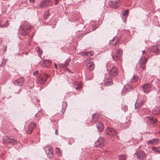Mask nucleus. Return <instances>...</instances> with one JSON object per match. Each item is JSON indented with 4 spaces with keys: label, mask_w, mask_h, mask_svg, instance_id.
Returning <instances> with one entry per match:
<instances>
[{
    "label": "nucleus",
    "mask_w": 160,
    "mask_h": 160,
    "mask_svg": "<svg viewBox=\"0 0 160 160\" xmlns=\"http://www.w3.org/2000/svg\"><path fill=\"white\" fill-rule=\"evenodd\" d=\"M3 142L5 144H10L14 145L16 144V140L12 137L7 136H4L3 138Z\"/></svg>",
    "instance_id": "1"
},
{
    "label": "nucleus",
    "mask_w": 160,
    "mask_h": 160,
    "mask_svg": "<svg viewBox=\"0 0 160 160\" xmlns=\"http://www.w3.org/2000/svg\"><path fill=\"white\" fill-rule=\"evenodd\" d=\"M32 28V26L30 25H22L19 27V30L20 32L23 35H25L29 32Z\"/></svg>",
    "instance_id": "2"
},
{
    "label": "nucleus",
    "mask_w": 160,
    "mask_h": 160,
    "mask_svg": "<svg viewBox=\"0 0 160 160\" xmlns=\"http://www.w3.org/2000/svg\"><path fill=\"white\" fill-rule=\"evenodd\" d=\"M113 52L115 53L112 55L113 60L115 61L120 60L121 56L122 55V51L121 49L117 50H114Z\"/></svg>",
    "instance_id": "3"
},
{
    "label": "nucleus",
    "mask_w": 160,
    "mask_h": 160,
    "mask_svg": "<svg viewBox=\"0 0 160 160\" xmlns=\"http://www.w3.org/2000/svg\"><path fill=\"white\" fill-rule=\"evenodd\" d=\"M46 153L48 157L51 158L53 156L52 147L50 146H47L45 148Z\"/></svg>",
    "instance_id": "4"
},
{
    "label": "nucleus",
    "mask_w": 160,
    "mask_h": 160,
    "mask_svg": "<svg viewBox=\"0 0 160 160\" xmlns=\"http://www.w3.org/2000/svg\"><path fill=\"white\" fill-rule=\"evenodd\" d=\"M147 101V98L145 97L142 100H140V99L137 100L135 104V109H137L139 108H140L143 105L144 103Z\"/></svg>",
    "instance_id": "5"
},
{
    "label": "nucleus",
    "mask_w": 160,
    "mask_h": 160,
    "mask_svg": "<svg viewBox=\"0 0 160 160\" xmlns=\"http://www.w3.org/2000/svg\"><path fill=\"white\" fill-rule=\"evenodd\" d=\"M105 144V140L102 137L98 138L97 140L95 142L94 146L95 147H101Z\"/></svg>",
    "instance_id": "6"
},
{
    "label": "nucleus",
    "mask_w": 160,
    "mask_h": 160,
    "mask_svg": "<svg viewBox=\"0 0 160 160\" xmlns=\"http://www.w3.org/2000/svg\"><path fill=\"white\" fill-rule=\"evenodd\" d=\"M36 126V124L33 122H31L25 129V131L27 134H30L32 132L33 129Z\"/></svg>",
    "instance_id": "7"
},
{
    "label": "nucleus",
    "mask_w": 160,
    "mask_h": 160,
    "mask_svg": "<svg viewBox=\"0 0 160 160\" xmlns=\"http://www.w3.org/2000/svg\"><path fill=\"white\" fill-rule=\"evenodd\" d=\"M137 155V158L139 160L143 159L146 157V153L143 151L140 150L138 151L137 152L135 153Z\"/></svg>",
    "instance_id": "8"
},
{
    "label": "nucleus",
    "mask_w": 160,
    "mask_h": 160,
    "mask_svg": "<svg viewBox=\"0 0 160 160\" xmlns=\"http://www.w3.org/2000/svg\"><path fill=\"white\" fill-rule=\"evenodd\" d=\"M106 132L107 134L111 137L115 136L117 134L116 131L112 128H108L106 129Z\"/></svg>",
    "instance_id": "9"
},
{
    "label": "nucleus",
    "mask_w": 160,
    "mask_h": 160,
    "mask_svg": "<svg viewBox=\"0 0 160 160\" xmlns=\"http://www.w3.org/2000/svg\"><path fill=\"white\" fill-rule=\"evenodd\" d=\"M147 62V58L144 57H142L140 59V67L143 70H145L146 69V67L145 65Z\"/></svg>",
    "instance_id": "10"
},
{
    "label": "nucleus",
    "mask_w": 160,
    "mask_h": 160,
    "mask_svg": "<svg viewBox=\"0 0 160 160\" xmlns=\"http://www.w3.org/2000/svg\"><path fill=\"white\" fill-rule=\"evenodd\" d=\"M48 77V75L47 74L41 75L38 78V83L41 84L44 83L46 82Z\"/></svg>",
    "instance_id": "11"
},
{
    "label": "nucleus",
    "mask_w": 160,
    "mask_h": 160,
    "mask_svg": "<svg viewBox=\"0 0 160 160\" xmlns=\"http://www.w3.org/2000/svg\"><path fill=\"white\" fill-rule=\"evenodd\" d=\"M151 51L155 54L160 52V45L157 44L154 45L151 47Z\"/></svg>",
    "instance_id": "12"
},
{
    "label": "nucleus",
    "mask_w": 160,
    "mask_h": 160,
    "mask_svg": "<svg viewBox=\"0 0 160 160\" xmlns=\"http://www.w3.org/2000/svg\"><path fill=\"white\" fill-rule=\"evenodd\" d=\"M118 71L115 67H113L109 72V75L110 76L115 77L118 74Z\"/></svg>",
    "instance_id": "13"
},
{
    "label": "nucleus",
    "mask_w": 160,
    "mask_h": 160,
    "mask_svg": "<svg viewBox=\"0 0 160 160\" xmlns=\"http://www.w3.org/2000/svg\"><path fill=\"white\" fill-rule=\"evenodd\" d=\"M151 85L150 83H148L144 84L142 87L143 91L145 93H148L151 90Z\"/></svg>",
    "instance_id": "14"
},
{
    "label": "nucleus",
    "mask_w": 160,
    "mask_h": 160,
    "mask_svg": "<svg viewBox=\"0 0 160 160\" xmlns=\"http://www.w3.org/2000/svg\"><path fill=\"white\" fill-rule=\"evenodd\" d=\"M50 2V0H42L41 4L39 6L41 8H43L48 6Z\"/></svg>",
    "instance_id": "15"
},
{
    "label": "nucleus",
    "mask_w": 160,
    "mask_h": 160,
    "mask_svg": "<svg viewBox=\"0 0 160 160\" xmlns=\"http://www.w3.org/2000/svg\"><path fill=\"white\" fill-rule=\"evenodd\" d=\"M110 4L112 8H117L120 5V1L119 0L112 1L111 2Z\"/></svg>",
    "instance_id": "16"
},
{
    "label": "nucleus",
    "mask_w": 160,
    "mask_h": 160,
    "mask_svg": "<svg viewBox=\"0 0 160 160\" xmlns=\"http://www.w3.org/2000/svg\"><path fill=\"white\" fill-rule=\"evenodd\" d=\"M24 80L23 78H20L15 81L14 83L17 85L21 86L24 83Z\"/></svg>",
    "instance_id": "17"
},
{
    "label": "nucleus",
    "mask_w": 160,
    "mask_h": 160,
    "mask_svg": "<svg viewBox=\"0 0 160 160\" xmlns=\"http://www.w3.org/2000/svg\"><path fill=\"white\" fill-rule=\"evenodd\" d=\"M51 63V61L50 60H45L43 61L42 66L43 67L48 68Z\"/></svg>",
    "instance_id": "18"
},
{
    "label": "nucleus",
    "mask_w": 160,
    "mask_h": 160,
    "mask_svg": "<svg viewBox=\"0 0 160 160\" xmlns=\"http://www.w3.org/2000/svg\"><path fill=\"white\" fill-rule=\"evenodd\" d=\"M73 85L74 88L76 90H79L82 87V83L80 82H75Z\"/></svg>",
    "instance_id": "19"
},
{
    "label": "nucleus",
    "mask_w": 160,
    "mask_h": 160,
    "mask_svg": "<svg viewBox=\"0 0 160 160\" xmlns=\"http://www.w3.org/2000/svg\"><path fill=\"white\" fill-rule=\"evenodd\" d=\"M159 140L158 138H154L147 142L148 144L156 145L159 143Z\"/></svg>",
    "instance_id": "20"
},
{
    "label": "nucleus",
    "mask_w": 160,
    "mask_h": 160,
    "mask_svg": "<svg viewBox=\"0 0 160 160\" xmlns=\"http://www.w3.org/2000/svg\"><path fill=\"white\" fill-rule=\"evenodd\" d=\"M146 119L148 120V122L151 124H155L157 121V120L154 118L146 117Z\"/></svg>",
    "instance_id": "21"
},
{
    "label": "nucleus",
    "mask_w": 160,
    "mask_h": 160,
    "mask_svg": "<svg viewBox=\"0 0 160 160\" xmlns=\"http://www.w3.org/2000/svg\"><path fill=\"white\" fill-rule=\"evenodd\" d=\"M112 79L111 78H106L104 82L105 85L106 86H109L112 85Z\"/></svg>",
    "instance_id": "22"
},
{
    "label": "nucleus",
    "mask_w": 160,
    "mask_h": 160,
    "mask_svg": "<svg viewBox=\"0 0 160 160\" xmlns=\"http://www.w3.org/2000/svg\"><path fill=\"white\" fill-rule=\"evenodd\" d=\"M70 61V58L67 59L64 63H61L59 64L60 67L63 68H66L69 65Z\"/></svg>",
    "instance_id": "23"
},
{
    "label": "nucleus",
    "mask_w": 160,
    "mask_h": 160,
    "mask_svg": "<svg viewBox=\"0 0 160 160\" xmlns=\"http://www.w3.org/2000/svg\"><path fill=\"white\" fill-rule=\"evenodd\" d=\"M96 127L99 132L102 131L104 128L103 124L101 122H98L96 124Z\"/></svg>",
    "instance_id": "24"
},
{
    "label": "nucleus",
    "mask_w": 160,
    "mask_h": 160,
    "mask_svg": "<svg viewBox=\"0 0 160 160\" xmlns=\"http://www.w3.org/2000/svg\"><path fill=\"white\" fill-rule=\"evenodd\" d=\"M153 114L155 115L158 114L160 112V108L158 107H155L152 110Z\"/></svg>",
    "instance_id": "25"
},
{
    "label": "nucleus",
    "mask_w": 160,
    "mask_h": 160,
    "mask_svg": "<svg viewBox=\"0 0 160 160\" xmlns=\"http://www.w3.org/2000/svg\"><path fill=\"white\" fill-rule=\"evenodd\" d=\"M119 42V40L117 37H114L113 38V39L110 40L109 43L112 44H114L116 45L117 43Z\"/></svg>",
    "instance_id": "26"
},
{
    "label": "nucleus",
    "mask_w": 160,
    "mask_h": 160,
    "mask_svg": "<svg viewBox=\"0 0 160 160\" xmlns=\"http://www.w3.org/2000/svg\"><path fill=\"white\" fill-rule=\"evenodd\" d=\"M92 119L91 122L92 123H94L98 121L99 116L98 115L96 114H94L92 115Z\"/></svg>",
    "instance_id": "27"
},
{
    "label": "nucleus",
    "mask_w": 160,
    "mask_h": 160,
    "mask_svg": "<svg viewBox=\"0 0 160 160\" xmlns=\"http://www.w3.org/2000/svg\"><path fill=\"white\" fill-rule=\"evenodd\" d=\"M62 103V110H61V112L63 113H64L66 110L67 104V103L65 102H63Z\"/></svg>",
    "instance_id": "28"
},
{
    "label": "nucleus",
    "mask_w": 160,
    "mask_h": 160,
    "mask_svg": "<svg viewBox=\"0 0 160 160\" xmlns=\"http://www.w3.org/2000/svg\"><path fill=\"white\" fill-rule=\"evenodd\" d=\"M152 150L157 154L160 153V147H152L151 148Z\"/></svg>",
    "instance_id": "29"
},
{
    "label": "nucleus",
    "mask_w": 160,
    "mask_h": 160,
    "mask_svg": "<svg viewBox=\"0 0 160 160\" xmlns=\"http://www.w3.org/2000/svg\"><path fill=\"white\" fill-rule=\"evenodd\" d=\"M87 68L89 70H91L93 69L94 67V64L93 63H88L87 64Z\"/></svg>",
    "instance_id": "30"
},
{
    "label": "nucleus",
    "mask_w": 160,
    "mask_h": 160,
    "mask_svg": "<svg viewBox=\"0 0 160 160\" xmlns=\"http://www.w3.org/2000/svg\"><path fill=\"white\" fill-rule=\"evenodd\" d=\"M123 89L126 92H128L130 91L131 89V87L128 84H127L124 86Z\"/></svg>",
    "instance_id": "31"
},
{
    "label": "nucleus",
    "mask_w": 160,
    "mask_h": 160,
    "mask_svg": "<svg viewBox=\"0 0 160 160\" xmlns=\"http://www.w3.org/2000/svg\"><path fill=\"white\" fill-rule=\"evenodd\" d=\"M138 79V76L137 75H134L131 80V81L132 82H135L137 81Z\"/></svg>",
    "instance_id": "32"
},
{
    "label": "nucleus",
    "mask_w": 160,
    "mask_h": 160,
    "mask_svg": "<svg viewBox=\"0 0 160 160\" xmlns=\"http://www.w3.org/2000/svg\"><path fill=\"white\" fill-rule=\"evenodd\" d=\"M49 12L48 11H47L45 12V13L43 15V18L44 19H46L47 17L49 15Z\"/></svg>",
    "instance_id": "33"
},
{
    "label": "nucleus",
    "mask_w": 160,
    "mask_h": 160,
    "mask_svg": "<svg viewBox=\"0 0 160 160\" xmlns=\"http://www.w3.org/2000/svg\"><path fill=\"white\" fill-rule=\"evenodd\" d=\"M126 159V156L123 155H120L119 156V160H125Z\"/></svg>",
    "instance_id": "34"
},
{
    "label": "nucleus",
    "mask_w": 160,
    "mask_h": 160,
    "mask_svg": "<svg viewBox=\"0 0 160 160\" xmlns=\"http://www.w3.org/2000/svg\"><path fill=\"white\" fill-rule=\"evenodd\" d=\"M128 10H125L123 13L122 15L123 16H124L125 17H127L128 15Z\"/></svg>",
    "instance_id": "35"
},
{
    "label": "nucleus",
    "mask_w": 160,
    "mask_h": 160,
    "mask_svg": "<svg viewBox=\"0 0 160 160\" xmlns=\"http://www.w3.org/2000/svg\"><path fill=\"white\" fill-rule=\"evenodd\" d=\"M37 52L38 53V55H41L42 53V52L40 49L39 47H37Z\"/></svg>",
    "instance_id": "36"
},
{
    "label": "nucleus",
    "mask_w": 160,
    "mask_h": 160,
    "mask_svg": "<svg viewBox=\"0 0 160 160\" xmlns=\"http://www.w3.org/2000/svg\"><path fill=\"white\" fill-rule=\"evenodd\" d=\"M93 53L92 52H85L84 53V55H89L90 54V55L91 56H92L93 55Z\"/></svg>",
    "instance_id": "37"
},
{
    "label": "nucleus",
    "mask_w": 160,
    "mask_h": 160,
    "mask_svg": "<svg viewBox=\"0 0 160 160\" xmlns=\"http://www.w3.org/2000/svg\"><path fill=\"white\" fill-rule=\"evenodd\" d=\"M8 21H7L6 22H5V24L3 25H1V27H6L8 26Z\"/></svg>",
    "instance_id": "38"
},
{
    "label": "nucleus",
    "mask_w": 160,
    "mask_h": 160,
    "mask_svg": "<svg viewBox=\"0 0 160 160\" xmlns=\"http://www.w3.org/2000/svg\"><path fill=\"white\" fill-rule=\"evenodd\" d=\"M38 71H36L33 72V75L36 76H37L38 74Z\"/></svg>",
    "instance_id": "39"
},
{
    "label": "nucleus",
    "mask_w": 160,
    "mask_h": 160,
    "mask_svg": "<svg viewBox=\"0 0 160 160\" xmlns=\"http://www.w3.org/2000/svg\"><path fill=\"white\" fill-rule=\"evenodd\" d=\"M56 152L57 153H60V150L58 148H56Z\"/></svg>",
    "instance_id": "40"
},
{
    "label": "nucleus",
    "mask_w": 160,
    "mask_h": 160,
    "mask_svg": "<svg viewBox=\"0 0 160 160\" xmlns=\"http://www.w3.org/2000/svg\"><path fill=\"white\" fill-rule=\"evenodd\" d=\"M59 1V0H55V4L57 5Z\"/></svg>",
    "instance_id": "41"
},
{
    "label": "nucleus",
    "mask_w": 160,
    "mask_h": 160,
    "mask_svg": "<svg viewBox=\"0 0 160 160\" xmlns=\"http://www.w3.org/2000/svg\"><path fill=\"white\" fill-rule=\"evenodd\" d=\"M30 2L34 3L35 2V0H29Z\"/></svg>",
    "instance_id": "42"
},
{
    "label": "nucleus",
    "mask_w": 160,
    "mask_h": 160,
    "mask_svg": "<svg viewBox=\"0 0 160 160\" xmlns=\"http://www.w3.org/2000/svg\"><path fill=\"white\" fill-rule=\"evenodd\" d=\"M7 47L6 46H4L3 47L4 52L7 49Z\"/></svg>",
    "instance_id": "43"
},
{
    "label": "nucleus",
    "mask_w": 160,
    "mask_h": 160,
    "mask_svg": "<svg viewBox=\"0 0 160 160\" xmlns=\"http://www.w3.org/2000/svg\"><path fill=\"white\" fill-rule=\"evenodd\" d=\"M145 53V50L142 51V54H144Z\"/></svg>",
    "instance_id": "44"
},
{
    "label": "nucleus",
    "mask_w": 160,
    "mask_h": 160,
    "mask_svg": "<svg viewBox=\"0 0 160 160\" xmlns=\"http://www.w3.org/2000/svg\"><path fill=\"white\" fill-rule=\"evenodd\" d=\"M55 67L56 68H57V65L55 63Z\"/></svg>",
    "instance_id": "45"
},
{
    "label": "nucleus",
    "mask_w": 160,
    "mask_h": 160,
    "mask_svg": "<svg viewBox=\"0 0 160 160\" xmlns=\"http://www.w3.org/2000/svg\"><path fill=\"white\" fill-rule=\"evenodd\" d=\"M35 116L36 117H37V114H35Z\"/></svg>",
    "instance_id": "46"
},
{
    "label": "nucleus",
    "mask_w": 160,
    "mask_h": 160,
    "mask_svg": "<svg viewBox=\"0 0 160 160\" xmlns=\"http://www.w3.org/2000/svg\"><path fill=\"white\" fill-rule=\"evenodd\" d=\"M57 130H56V132H55V133H56V134H57Z\"/></svg>",
    "instance_id": "47"
},
{
    "label": "nucleus",
    "mask_w": 160,
    "mask_h": 160,
    "mask_svg": "<svg viewBox=\"0 0 160 160\" xmlns=\"http://www.w3.org/2000/svg\"><path fill=\"white\" fill-rule=\"evenodd\" d=\"M1 22H0V26H1Z\"/></svg>",
    "instance_id": "48"
}]
</instances>
